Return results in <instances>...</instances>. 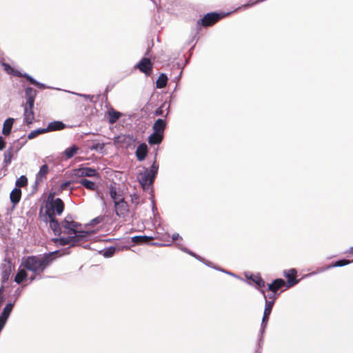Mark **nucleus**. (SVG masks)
<instances>
[{
  "instance_id": "f257e3e1",
  "label": "nucleus",
  "mask_w": 353,
  "mask_h": 353,
  "mask_svg": "<svg viewBox=\"0 0 353 353\" xmlns=\"http://www.w3.org/2000/svg\"><path fill=\"white\" fill-rule=\"evenodd\" d=\"M59 252V250H55L43 254L28 256L23 259L22 265L26 270L32 272L35 275H39V279H41V274L54 261V255Z\"/></svg>"
},
{
  "instance_id": "f03ea898",
  "label": "nucleus",
  "mask_w": 353,
  "mask_h": 353,
  "mask_svg": "<svg viewBox=\"0 0 353 353\" xmlns=\"http://www.w3.org/2000/svg\"><path fill=\"white\" fill-rule=\"evenodd\" d=\"M157 153H155L154 161L150 169L143 168V170L139 173L137 179L143 190L148 189L154 183L159 170V164L157 163Z\"/></svg>"
},
{
  "instance_id": "7ed1b4c3",
  "label": "nucleus",
  "mask_w": 353,
  "mask_h": 353,
  "mask_svg": "<svg viewBox=\"0 0 353 353\" xmlns=\"http://www.w3.org/2000/svg\"><path fill=\"white\" fill-rule=\"evenodd\" d=\"M261 292L263 295V297L265 301V309H264V312H263V316L262 322H261L260 334H259V339H258V350H256V353H261L259 352V350L262 347V345L263 343V333H264L265 327H266V325H267V322L269 319V316L271 314V312H272V307L274 305L273 301H268L267 300V296L265 294V291L263 290H261Z\"/></svg>"
},
{
  "instance_id": "20e7f679",
  "label": "nucleus",
  "mask_w": 353,
  "mask_h": 353,
  "mask_svg": "<svg viewBox=\"0 0 353 353\" xmlns=\"http://www.w3.org/2000/svg\"><path fill=\"white\" fill-rule=\"evenodd\" d=\"M89 236L90 233L88 232L79 231L78 234H76L75 235L68 237L54 238L52 240L59 245L63 246L70 245V246H74L78 243L87 241Z\"/></svg>"
},
{
  "instance_id": "39448f33",
  "label": "nucleus",
  "mask_w": 353,
  "mask_h": 353,
  "mask_svg": "<svg viewBox=\"0 0 353 353\" xmlns=\"http://www.w3.org/2000/svg\"><path fill=\"white\" fill-rule=\"evenodd\" d=\"M64 203L60 198L54 199L51 194L48 196V201L46 203V215L55 216L61 214L64 210Z\"/></svg>"
},
{
  "instance_id": "423d86ee",
  "label": "nucleus",
  "mask_w": 353,
  "mask_h": 353,
  "mask_svg": "<svg viewBox=\"0 0 353 353\" xmlns=\"http://www.w3.org/2000/svg\"><path fill=\"white\" fill-rule=\"evenodd\" d=\"M228 14L229 13L222 14L215 12L207 13L202 19L198 21V24H201L204 27L210 26Z\"/></svg>"
},
{
  "instance_id": "0eeeda50",
  "label": "nucleus",
  "mask_w": 353,
  "mask_h": 353,
  "mask_svg": "<svg viewBox=\"0 0 353 353\" xmlns=\"http://www.w3.org/2000/svg\"><path fill=\"white\" fill-rule=\"evenodd\" d=\"M61 226L65 229L66 233L69 235L78 234L77 228L81 226V224L75 222L70 214L67 215L65 219L61 221Z\"/></svg>"
},
{
  "instance_id": "6e6552de",
  "label": "nucleus",
  "mask_w": 353,
  "mask_h": 353,
  "mask_svg": "<svg viewBox=\"0 0 353 353\" xmlns=\"http://www.w3.org/2000/svg\"><path fill=\"white\" fill-rule=\"evenodd\" d=\"M41 210H40V216H41L42 220L47 223L49 221L50 228L53 231L54 234L57 236L61 235L62 233L61 230V223H59L57 219L55 218V216L41 214Z\"/></svg>"
},
{
  "instance_id": "1a4fd4ad",
  "label": "nucleus",
  "mask_w": 353,
  "mask_h": 353,
  "mask_svg": "<svg viewBox=\"0 0 353 353\" xmlns=\"http://www.w3.org/2000/svg\"><path fill=\"white\" fill-rule=\"evenodd\" d=\"M352 262H353V260L352 261H350V260L345 259H340V260L336 261L333 264L328 265H326L325 267H322V268H318L316 271L307 274L305 276H307V277L311 276L317 274L319 273L323 272H325V271H326V270H329L330 268H332L343 267V266H345V265H347L350 264Z\"/></svg>"
},
{
  "instance_id": "9d476101",
  "label": "nucleus",
  "mask_w": 353,
  "mask_h": 353,
  "mask_svg": "<svg viewBox=\"0 0 353 353\" xmlns=\"http://www.w3.org/2000/svg\"><path fill=\"white\" fill-rule=\"evenodd\" d=\"M73 174L77 177H99V173L94 168L81 167L73 170Z\"/></svg>"
},
{
  "instance_id": "9b49d317",
  "label": "nucleus",
  "mask_w": 353,
  "mask_h": 353,
  "mask_svg": "<svg viewBox=\"0 0 353 353\" xmlns=\"http://www.w3.org/2000/svg\"><path fill=\"white\" fill-rule=\"evenodd\" d=\"M141 72L146 76H150L152 72V63L149 58L143 57L135 65Z\"/></svg>"
},
{
  "instance_id": "f8f14e48",
  "label": "nucleus",
  "mask_w": 353,
  "mask_h": 353,
  "mask_svg": "<svg viewBox=\"0 0 353 353\" xmlns=\"http://www.w3.org/2000/svg\"><path fill=\"white\" fill-rule=\"evenodd\" d=\"M114 204L116 214L119 217H125L129 211L128 204L123 197L121 201H117Z\"/></svg>"
},
{
  "instance_id": "ddd939ff",
  "label": "nucleus",
  "mask_w": 353,
  "mask_h": 353,
  "mask_svg": "<svg viewBox=\"0 0 353 353\" xmlns=\"http://www.w3.org/2000/svg\"><path fill=\"white\" fill-rule=\"evenodd\" d=\"M12 268V263L6 259H5L3 263L1 265V282L3 283H6L9 280Z\"/></svg>"
},
{
  "instance_id": "4468645a",
  "label": "nucleus",
  "mask_w": 353,
  "mask_h": 353,
  "mask_svg": "<svg viewBox=\"0 0 353 353\" xmlns=\"http://www.w3.org/2000/svg\"><path fill=\"white\" fill-rule=\"evenodd\" d=\"M297 274V271L294 268L285 270L283 272L284 276L287 278L288 282L286 285L287 288H290L299 283V280L295 277Z\"/></svg>"
},
{
  "instance_id": "2eb2a0df",
  "label": "nucleus",
  "mask_w": 353,
  "mask_h": 353,
  "mask_svg": "<svg viewBox=\"0 0 353 353\" xmlns=\"http://www.w3.org/2000/svg\"><path fill=\"white\" fill-rule=\"evenodd\" d=\"M20 150V147H17L16 149H14V145H10L5 152L3 154V164L7 166L10 165L12 162V159L14 157V154H17V152Z\"/></svg>"
},
{
  "instance_id": "dca6fc26",
  "label": "nucleus",
  "mask_w": 353,
  "mask_h": 353,
  "mask_svg": "<svg viewBox=\"0 0 353 353\" xmlns=\"http://www.w3.org/2000/svg\"><path fill=\"white\" fill-rule=\"evenodd\" d=\"M37 94V92L36 90L33 89L32 87H27L25 89L26 104H28L30 107L34 106Z\"/></svg>"
},
{
  "instance_id": "f3484780",
  "label": "nucleus",
  "mask_w": 353,
  "mask_h": 353,
  "mask_svg": "<svg viewBox=\"0 0 353 353\" xmlns=\"http://www.w3.org/2000/svg\"><path fill=\"white\" fill-rule=\"evenodd\" d=\"M148 152V148L146 143H142L137 147L135 154L139 161H143Z\"/></svg>"
},
{
  "instance_id": "a211bd4d",
  "label": "nucleus",
  "mask_w": 353,
  "mask_h": 353,
  "mask_svg": "<svg viewBox=\"0 0 353 353\" xmlns=\"http://www.w3.org/2000/svg\"><path fill=\"white\" fill-rule=\"evenodd\" d=\"M33 108L34 106L30 107L28 104H25L24 105V122L28 125L32 124L34 119Z\"/></svg>"
},
{
  "instance_id": "6ab92c4d",
  "label": "nucleus",
  "mask_w": 353,
  "mask_h": 353,
  "mask_svg": "<svg viewBox=\"0 0 353 353\" xmlns=\"http://www.w3.org/2000/svg\"><path fill=\"white\" fill-rule=\"evenodd\" d=\"M287 283L283 279H276L272 283L268 284V290L271 292L276 293L277 290L286 287Z\"/></svg>"
},
{
  "instance_id": "aec40b11",
  "label": "nucleus",
  "mask_w": 353,
  "mask_h": 353,
  "mask_svg": "<svg viewBox=\"0 0 353 353\" xmlns=\"http://www.w3.org/2000/svg\"><path fill=\"white\" fill-rule=\"evenodd\" d=\"M49 172V168L47 164L41 166L38 173L36 174L35 183L39 184L43 181L46 178V174Z\"/></svg>"
},
{
  "instance_id": "412c9836",
  "label": "nucleus",
  "mask_w": 353,
  "mask_h": 353,
  "mask_svg": "<svg viewBox=\"0 0 353 353\" xmlns=\"http://www.w3.org/2000/svg\"><path fill=\"white\" fill-rule=\"evenodd\" d=\"M65 128V124L61 121H54L50 122L46 128V132L59 131L63 130Z\"/></svg>"
},
{
  "instance_id": "4be33fe9",
  "label": "nucleus",
  "mask_w": 353,
  "mask_h": 353,
  "mask_svg": "<svg viewBox=\"0 0 353 353\" xmlns=\"http://www.w3.org/2000/svg\"><path fill=\"white\" fill-rule=\"evenodd\" d=\"M2 65L3 67L4 70L8 74H11L12 76L18 77H23L24 73L14 69L11 65H10L8 63H3Z\"/></svg>"
},
{
  "instance_id": "5701e85b",
  "label": "nucleus",
  "mask_w": 353,
  "mask_h": 353,
  "mask_svg": "<svg viewBox=\"0 0 353 353\" xmlns=\"http://www.w3.org/2000/svg\"><path fill=\"white\" fill-rule=\"evenodd\" d=\"M166 127V123L162 119H158L154 123L152 128L154 132L163 134Z\"/></svg>"
},
{
  "instance_id": "b1692460",
  "label": "nucleus",
  "mask_w": 353,
  "mask_h": 353,
  "mask_svg": "<svg viewBox=\"0 0 353 353\" xmlns=\"http://www.w3.org/2000/svg\"><path fill=\"white\" fill-rule=\"evenodd\" d=\"M21 196V190L19 188H15L12 190L10 194V201L14 205H17L20 199Z\"/></svg>"
},
{
  "instance_id": "393cba45",
  "label": "nucleus",
  "mask_w": 353,
  "mask_h": 353,
  "mask_svg": "<svg viewBox=\"0 0 353 353\" xmlns=\"http://www.w3.org/2000/svg\"><path fill=\"white\" fill-rule=\"evenodd\" d=\"M14 119L8 118L3 123V127L2 129V134L5 136H8L10 134Z\"/></svg>"
},
{
  "instance_id": "a878e982",
  "label": "nucleus",
  "mask_w": 353,
  "mask_h": 353,
  "mask_svg": "<svg viewBox=\"0 0 353 353\" xmlns=\"http://www.w3.org/2000/svg\"><path fill=\"white\" fill-rule=\"evenodd\" d=\"M23 77L26 79L31 84L37 86L39 89L51 88L43 83H40L28 73L24 72Z\"/></svg>"
},
{
  "instance_id": "bb28decb",
  "label": "nucleus",
  "mask_w": 353,
  "mask_h": 353,
  "mask_svg": "<svg viewBox=\"0 0 353 353\" xmlns=\"http://www.w3.org/2000/svg\"><path fill=\"white\" fill-rule=\"evenodd\" d=\"M109 194L114 203L117 202V201H121V199L123 197L122 194L117 192L116 186L113 185H110L109 187Z\"/></svg>"
},
{
  "instance_id": "cd10ccee",
  "label": "nucleus",
  "mask_w": 353,
  "mask_h": 353,
  "mask_svg": "<svg viewBox=\"0 0 353 353\" xmlns=\"http://www.w3.org/2000/svg\"><path fill=\"white\" fill-rule=\"evenodd\" d=\"M163 134L153 132L148 137V143L150 145H157V144H159L163 141Z\"/></svg>"
},
{
  "instance_id": "c85d7f7f",
  "label": "nucleus",
  "mask_w": 353,
  "mask_h": 353,
  "mask_svg": "<svg viewBox=\"0 0 353 353\" xmlns=\"http://www.w3.org/2000/svg\"><path fill=\"white\" fill-rule=\"evenodd\" d=\"M180 249L183 250V252L189 254L190 255L194 256L197 260L203 262L204 264H205L207 266H211V262L206 261L205 259L201 257L200 256L197 255L196 254L194 253L191 250H188V248L185 247H180Z\"/></svg>"
},
{
  "instance_id": "c756f323",
  "label": "nucleus",
  "mask_w": 353,
  "mask_h": 353,
  "mask_svg": "<svg viewBox=\"0 0 353 353\" xmlns=\"http://www.w3.org/2000/svg\"><path fill=\"white\" fill-rule=\"evenodd\" d=\"M168 82V77L165 74L161 73L156 81V87L159 89L163 88L166 86Z\"/></svg>"
},
{
  "instance_id": "7c9ffc66",
  "label": "nucleus",
  "mask_w": 353,
  "mask_h": 353,
  "mask_svg": "<svg viewBox=\"0 0 353 353\" xmlns=\"http://www.w3.org/2000/svg\"><path fill=\"white\" fill-rule=\"evenodd\" d=\"M79 183L90 190H96L97 189V185L95 183L86 179H81L79 181Z\"/></svg>"
},
{
  "instance_id": "2f4dec72",
  "label": "nucleus",
  "mask_w": 353,
  "mask_h": 353,
  "mask_svg": "<svg viewBox=\"0 0 353 353\" xmlns=\"http://www.w3.org/2000/svg\"><path fill=\"white\" fill-rule=\"evenodd\" d=\"M247 279L253 281L259 288H263L265 285L264 280L259 275H250Z\"/></svg>"
},
{
  "instance_id": "473e14b6",
  "label": "nucleus",
  "mask_w": 353,
  "mask_h": 353,
  "mask_svg": "<svg viewBox=\"0 0 353 353\" xmlns=\"http://www.w3.org/2000/svg\"><path fill=\"white\" fill-rule=\"evenodd\" d=\"M78 150H79V148L77 145H73L71 147L66 148L64 150L63 154L66 157V158L68 159H69L72 158L74 156V154L77 152Z\"/></svg>"
},
{
  "instance_id": "72a5a7b5",
  "label": "nucleus",
  "mask_w": 353,
  "mask_h": 353,
  "mask_svg": "<svg viewBox=\"0 0 353 353\" xmlns=\"http://www.w3.org/2000/svg\"><path fill=\"white\" fill-rule=\"evenodd\" d=\"M26 270H27L24 269L19 270L18 272L17 273L14 277V281L17 283L20 284L23 280H25L27 278L28 274Z\"/></svg>"
},
{
  "instance_id": "f704fd0d",
  "label": "nucleus",
  "mask_w": 353,
  "mask_h": 353,
  "mask_svg": "<svg viewBox=\"0 0 353 353\" xmlns=\"http://www.w3.org/2000/svg\"><path fill=\"white\" fill-rule=\"evenodd\" d=\"M14 305V303H7L6 305L5 306V307L3 308L0 316L8 319L10 316V313L12 311Z\"/></svg>"
},
{
  "instance_id": "c9c22d12",
  "label": "nucleus",
  "mask_w": 353,
  "mask_h": 353,
  "mask_svg": "<svg viewBox=\"0 0 353 353\" xmlns=\"http://www.w3.org/2000/svg\"><path fill=\"white\" fill-rule=\"evenodd\" d=\"M109 122L111 124L114 123L121 117V114L113 109L108 112Z\"/></svg>"
},
{
  "instance_id": "e433bc0d",
  "label": "nucleus",
  "mask_w": 353,
  "mask_h": 353,
  "mask_svg": "<svg viewBox=\"0 0 353 353\" xmlns=\"http://www.w3.org/2000/svg\"><path fill=\"white\" fill-rule=\"evenodd\" d=\"M265 0H249L248 1V3L243 4L241 6L238 7L237 8H236L235 10H241V9H243V10L248 9V8L252 7L254 5H256L260 2H263Z\"/></svg>"
},
{
  "instance_id": "4c0bfd02",
  "label": "nucleus",
  "mask_w": 353,
  "mask_h": 353,
  "mask_svg": "<svg viewBox=\"0 0 353 353\" xmlns=\"http://www.w3.org/2000/svg\"><path fill=\"white\" fill-rule=\"evenodd\" d=\"M46 133V128H38L34 130L31 131L28 135V139H32L35 137H37L38 135L41 134Z\"/></svg>"
},
{
  "instance_id": "58836bf2",
  "label": "nucleus",
  "mask_w": 353,
  "mask_h": 353,
  "mask_svg": "<svg viewBox=\"0 0 353 353\" xmlns=\"http://www.w3.org/2000/svg\"><path fill=\"white\" fill-rule=\"evenodd\" d=\"M116 251L115 247L111 246L102 251V254L105 258H110L112 256Z\"/></svg>"
},
{
  "instance_id": "ea45409f",
  "label": "nucleus",
  "mask_w": 353,
  "mask_h": 353,
  "mask_svg": "<svg viewBox=\"0 0 353 353\" xmlns=\"http://www.w3.org/2000/svg\"><path fill=\"white\" fill-rule=\"evenodd\" d=\"M149 239L147 236H135L132 238V241L136 243H144L148 242Z\"/></svg>"
},
{
  "instance_id": "a19ab883",
  "label": "nucleus",
  "mask_w": 353,
  "mask_h": 353,
  "mask_svg": "<svg viewBox=\"0 0 353 353\" xmlns=\"http://www.w3.org/2000/svg\"><path fill=\"white\" fill-rule=\"evenodd\" d=\"M16 186L24 187L28 184V179L25 175H21L15 182Z\"/></svg>"
},
{
  "instance_id": "79ce46f5",
  "label": "nucleus",
  "mask_w": 353,
  "mask_h": 353,
  "mask_svg": "<svg viewBox=\"0 0 353 353\" xmlns=\"http://www.w3.org/2000/svg\"><path fill=\"white\" fill-rule=\"evenodd\" d=\"M165 108L168 111H169L170 105H167L166 103H163L161 107L157 108L155 111V115L157 116H162L163 113V108ZM168 114V112H167L166 115Z\"/></svg>"
},
{
  "instance_id": "37998d69",
  "label": "nucleus",
  "mask_w": 353,
  "mask_h": 353,
  "mask_svg": "<svg viewBox=\"0 0 353 353\" xmlns=\"http://www.w3.org/2000/svg\"><path fill=\"white\" fill-rule=\"evenodd\" d=\"M104 148V144L103 143H94L91 147V150H102Z\"/></svg>"
},
{
  "instance_id": "c03bdc74",
  "label": "nucleus",
  "mask_w": 353,
  "mask_h": 353,
  "mask_svg": "<svg viewBox=\"0 0 353 353\" xmlns=\"http://www.w3.org/2000/svg\"><path fill=\"white\" fill-rule=\"evenodd\" d=\"M70 92L73 94H76L77 96L83 97V98H84L85 99H88L90 101H92L93 97H94L92 95H90V94H80V93H77V92Z\"/></svg>"
},
{
  "instance_id": "a18cd8bd",
  "label": "nucleus",
  "mask_w": 353,
  "mask_h": 353,
  "mask_svg": "<svg viewBox=\"0 0 353 353\" xmlns=\"http://www.w3.org/2000/svg\"><path fill=\"white\" fill-rule=\"evenodd\" d=\"M7 320V319H5L3 316H0V332L3 330V327L5 326Z\"/></svg>"
},
{
  "instance_id": "49530a36",
  "label": "nucleus",
  "mask_w": 353,
  "mask_h": 353,
  "mask_svg": "<svg viewBox=\"0 0 353 353\" xmlns=\"http://www.w3.org/2000/svg\"><path fill=\"white\" fill-rule=\"evenodd\" d=\"M6 141L3 137L0 136V151L2 150L6 146Z\"/></svg>"
},
{
  "instance_id": "de8ad7c7",
  "label": "nucleus",
  "mask_w": 353,
  "mask_h": 353,
  "mask_svg": "<svg viewBox=\"0 0 353 353\" xmlns=\"http://www.w3.org/2000/svg\"><path fill=\"white\" fill-rule=\"evenodd\" d=\"M70 184V181H65L61 185V189L62 190H65L66 188Z\"/></svg>"
},
{
  "instance_id": "09e8293b",
  "label": "nucleus",
  "mask_w": 353,
  "mask_h": 353,
  "mask_svg": "<svg viewBox=\"0 0 353 353\" xmlns=\"http://www.w3.org/2000/svg\"><path fill=\"white\" fill-rule=\"evenodd\" d=\"M217 270H219V271H221V272H224V273H225V274H227L231 275V276H234V277H237L234 274H233V273H232V272H229V271H227V270H223V269H221V268H219V269H217Z\"/></svg>"
},
{
  "instance_id": "8fccbe9b",
  "label": "nucleus",
  "mask_w": 353,
  "mask_h": 353,
  "mask_svg": "<svg viewBox=\"0 0 353 353\" xmlns=\"http://www.w3.org/2000/svg\"><path fill=\"white\" fill-rule=\"evenodd\" d=\"M102 220V218L98 216V217H96L94 218V219L92 220V222L93 224H97L99 223H100Z\"/></svg>"
},
{
  "instance_id": "3c124183",
  "label": "nucleus",
  "mask_w": 353,
  "mask_h": 353,
  "mask_svg": "<svg viewBox=\"0 0 353 353\" xmlns=\"http://www.w3.org/2000/svg\"><path fill=\"white\" fill-rule=\"evenodd\" d=\"M268 298L271 299L270 301H273L274 302V300L276 299V293L272 292L268 295Z\"/></svg>"
},
{
  "instance_id": "603ef678",
  "label": "nucleus",
  "mask_w": 353,
  "mask_h": 353,
  "mask_svg": "<svg viewBox=\"0 0 353 353\" xmlns=\"http://www.w3.org/2000/svg\"><path fill=\"white\" fill-rule=\"evenodd\" d=\"M180 238V236L178 233H174L172 235V241H175L178 239Z\"/></svg>"
},
{
  "instance_id": "864d4df0",
  "label": "nucleus",
  "mask_w": 353,
  "mask_h": 353,
  "mask_svg": "<svg viewBox=\"0 0 353 353\" xmlns=\"http://www.w3.org/2000/svg\"><path fill=\"white\" fill-rule=\"evenodd\" d=\"M37 275H35L33 274V275H32L30 277H29L30 281L32 282L33 281H34L37 279Z\"/></svg>"
},
{
  "instance_id": "5fc2aeb1",
  "label": "nucleus",
  "mask_w": 353,
  "mask_h": 353,
  "mask_svg": "<svg viewBox=\"0 0 353 353\" xmlns=\"http://www.w3.org/2000/svg\"><path fill=\"white\" fill-rule=\"evenodd\" d=\"M345 253H350L353 254V246L351 247L347 251H346Z\"/></svg>"
},
{
  "instance_id": "6e6d98bb",
  "label": "nucleus",
  "mask_w": 353,
  "mask_h": 353,
  "mask_svg": "<svg viewBox=\"0 0 353 353\" xmlns=\"http://www.w3.org/2000/svg\"><path fill=\"white\" fill-rule=\"evenodd\" d=\"M210 265H212V263ZM210 267L213 268V269H215V267H213L212 265H211Z\"/></svg>"
}]
</instances>
